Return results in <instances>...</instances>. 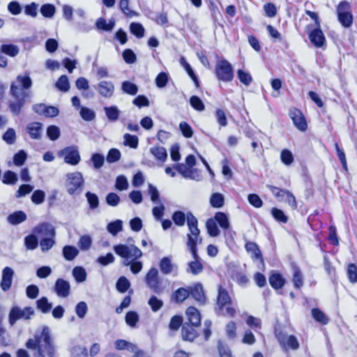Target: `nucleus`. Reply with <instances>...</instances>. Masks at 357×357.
Listing matches in <instances>:
<instances>
[{
    "mask_svg": "<svg viewBox=\"0 0 357 357\" xmlns=\"http://www.w3.org/2000/svg\"><path fill=\"white\" fill-rule=\"evenodd\" d=\"M33 82L29 73L18 75L15 79L11 82L9 94L13 100L8 102V107L10 113L15 116H19L26 100L31 96L30 89Z\"/></svg>",
    "mask_w": 357,
    "mask_h": 357,
    "instance_id": "f257e3e1",
    "label": "nucleus"
},
{
    "mask_svg": "<svg viewBox=\"0 0 357 357\" xmlns=\"http://www.w3.org/2000/svg\"><path fill=\"white\" fill-rule=\"evenodd\" d=\"M29 349L37 350L38 356L54 357L55 347L51 337L50 328L43 326L41 332H36L33 338L29 339L26 342Z\"/></svg>",
    "mask_w": 357,
    "mask_h": 357,
    "instance_id": "f03ea898",
    "label": "nucleus"
},
{
    "mask_svg": "<svg viewBox=\"0 0 357 357\" xmlns=\"http://www.w3.org/2000/svg\"><path fill=\"white\" fill-rule=\"evenodd\" d=\"M116 255L123 258V264L126 266H130L133 274L139 273L143 267L142 261H137L142 256V252L135 245L119 244L114 246Z\"/></svg>",
    "mask_w": 357,
    "mask_h": 357,
    "instance_id": "7ed1b4c3",
    "label": "nucleus"
},
{
    "mask_svg": "<svg viewBox=\"0 0 357 357\" xmlns=\"http://www.w3.org/2000/svg\"><path fill=\"white\" fill-rule=\"evenodd\" d=\"M187 225L190 233L187 234V246L188 247L193 261H201L198 255L197 245L202 243V238L199 237L200 230L198 228V220L197 218L191 213H187Z\"/></svg>",
    "mask_w": 357,
    "mask_h": 357,
    "instance_id": "20e7f679",
    "label": "nucleus"
},
{
    "mask_svg": "<svg viewBox=\"0 0 357 357\" xmlns=\"http://www.w3.org/2000/svg\"><path fill=\"white\" fill-rule=\"evenodd\" d=\"M215 312L218 316L234 317L236 314V309L233 306V302L227 290L222 286L218 287L216 306Z\"/></svg>",
    "mask_w": 357,
    "mask_h": 357,
    "instance_id": "39448f33",
    "label": "nucleus"
},
{
    "mask_svg": "<svg viewBox=\"0 0 357 357\" xmlns=\"http://www.w3.org/2000/svg\"><path fill=\"white\" fill-rule=\"evenodd\" d=\"M232 65L226 59L218 60L214 70L215 77L223 82H230L234 79V72Z\"/></svg>",
    "mask_w": 357,
    "mask_h": 357,
    "instance_id": "423d86ee",
    "label": "nucleus"
},
{
    "mask_svg": "<svg viewBox=\"0 0 357 357\" xmlns=\"http://www.w3.org/2000/svg\"><path fill=\"white\" fill-rule=\"evenodd\" d=\"M34 314L35 311L32 307L22 308L18 305H13L8 314V323L10 326H13L18 320L28 321Z\"/></svg>",
    "mask_w": 357,
    "mask_h": 357,
    "instance_id": "0eeeda50",
    "label": "nucleus"
},
{
    "mask_svg": "<svg viewBox=\"0 0 357 357\" xmlns=\"http://www.w3.org/2000/svg\"><path fill=\"white\" fill-rule=\"evenodd\" d=\"M337 18L340 23L345 28L350 27L353 24V15L351 13L350 3L342 1L337 7Z\"/></svg>",
    "mask_w": 357,
    "mask_h": 357,
    "instance_id": "6e6552de",
    "label": "nucleus"
},
{
    "mask_svg": "<svg viewBox=\"0 0 357 357\" xmlns=\"http://www.w3.org/2000/svg\"><path fill=\"white\" fill-rule=\"evenodd\" d=\"M58 156L63 158L64 162L70 165H77L81 160L78 147L75 145L60 150Z\"/></svg>",
    "mask_w": 357,
    "mask_h": 357,
    "instance_id": "1a4fd4ad",
    "label": "nucleus"
},
{
    "mask_svg": "<svg viewBox=\"0 0 357 357\" xmlns=\"http://www.w3.org/2000/svg\"><path fill=\"white\" fill-rule=\"evenodd\" d=\"M308 24V36L311 43L316 47H323L326 45V38L320 26H314Z\"/></svg>",
    "mask_w": 357,
    "mask_h": 357,
    "instance_id": "9d476101",
    "label": "nucleus"
},
{
    "mask_svg": "<svg viewBox=\"0 0 357 357\" xmlns=\"http://www.w3.org/2000/svg\"><path fill=\"white\" fill-rule=\"evenodd\" d=\"M145 282L148 287L154 293L160 294L162 292L163 289L160 285L158 271L157 268L152 267L149 269L146 275Z\"/></svg>",
    "mask_w": 357,
    "mask_h": 357,
    "instance_id": "9b49d317",
    "label": "nucleus"
},
{
    "mask_svg": "<svg viewBox=\"0 0 357 357\" xmlns=\"http://www.w3.org/2000/svg\"><path fill=\"white\" fill-rule=\"evenodd\" d=\"M159 268L163 275H172L176 277L178 275V266L172 262V257H164L159 261Z\"/></svg>",
    "mask_w": 357,
    "mask_h": 357,
    "instance_id": "f8f14e48",
    "label": "nucleus"
},
{
    "mask_svg": "<svg viewBox=\"0 0 357 357\" xmlns=\"http://www.w3.org/2000/svg\"><path fill=\"white\" fill-rule=\"evenodd\" d=\"M276 337L282 347L285 349L296 350L299 347V342L294 335H288L282 332L276 334Z\"/></svg>",
    "mask_w": 357,
    "mask_h": 357,
    "instance_id": "ddd939ff",
    "label": "nucleus"
},
{
    "mask_svg": "<svg viewBox=\"0 0 357 357\" xmlns=\"http://www.w3.org/2000/svg\"><path fill=\"white\" fill-rule=\"evenodd\" d=\"M289 116L291 117L294 125L301 131H305L307 128V124L305 116L301 110L293 108L289 110Z\"/></svg>",
    "mask_w": 357,
    "mask_h": 357,
    "instance_id": "4468645a",
    "label": "nucleus"
},
{
    "mask_svg": "<svg viewBox=\"0 0 357 357\" xmlns=\"http://www.w3.org/2000/svg\"><path fill=\"white\" fill-rule=\"evenodd\" d=\"M267 187L271 190L273 194L277 197L280 198L283 197H286V200L289 203V204L293 208H296L297 204L295 197L288 190H283L281 188H278L277 187L273 185H267Z\"/></svg>",
    "mask_w": 357,
    "mask_h": 357,
    "instance_id": "2eb2a0df",
    "label": "nucleus"
},
{
    "mask_svg": "<svg viewBox=\"0 0 357 357\" xmlns=\"http://www.w3.org/2000/svg\"><path fill=\"white\" fill-rule=\"evenodd\" d=\"M245 248L246 251L250 255L252 260L256 263L259 262L264 267V258L257 244L255 242L248 241L245 243Z\"/></svg>",
    "mask_w": 357,
    "mask_h": 357,
    "instance_id": "dca6fc26",
    "label": "nucleus"
},
{
    "mask_svg": "<svg viewBox=\"0 0 357 357\" xmlns=\"http://www.w3.org/2000/svg\"><path fill=\"white\" fill-rule=\"evenodd\" d=\"M190 296L200 304L206 302V297L204 291L203 285L200 282L195 283L188 287Z\"/></svg>",
    "mask_w": 357,
    "mask_h": 357,
    "instance_id": "f3484780",
    "label": "nucleus"
},
{
    "mask_svg": "<svg viewBox=\"0 0 357 357\" xmlns=\"http://www.w3.org/2000/svg\"><path fill=\"white\" fill-rule=\"evenodd\" d=\"M14 271L8 266L5 267L2 271L1 288L3 291H8L12 285Z\"/></svg>",
    "mask_w": 357,
    "mask_h": 357,
    "instance_id": "a211bd4d",
    "label": "nucleus"
},
{
    "mask_svg": "<svg viewBox=\"0 0 357 357\" xmlns=\"http://www.w3.org/2000/svg\"><path fill=\"white\" fill-rule=\"evenodd\" d=\"M54 291L59 297H68L70 291V285L69 282L62 278L57 279L54 284Z\"/></svg>",
    "mask_w": 357,
    "mask_h": 357,
    "instance_id": "6ab92c4d",
    "label": "nucleus"
},
{
    "mask_svg": "<svg viewBox=\"0 0 357 357\" xmlns=\"http://www.w3.org/2000/svg\"><path fill=\"white\" fill-rule=\"evenodd\" d=\"M35 234L55 237L56 231L53 225L48 222H43L37 225L33 230Z\"/></svg>",
    "mask_w": 357,
    "mask_h": 357,
    "instance_id": "aec40b11",
    "label": "nucleus"
},
{
    "mask_svg": "<svg viewBox=\"0 0 357 357\" xmlns=\"http://www.w3.org/2000/svg\"><path fill=\"white\" fill-rule=\"evenodd\" d=\"M43 124L40 122H31L27 124L26 131L32 139H40L42 136Z\"/></svg>",
    "mask_w": 357,
    "mask_h": 357,
    "instance_id": "412c9836",
    "label": "nucleus"
},
{
    "mask_svg": "<svg viewBox=\"0 0 357 357\" xmlns=\"http://www.w3.org/2000/svg\"><path fill=\"white\" fill-rule=\"evenodd\" d=\"M84 180H68L66 187L68 192L71 195H79L83 189Z\"/></svg>",
    "mask_w": 357,
    "mask_h": 357,
    "instance_id": "4be33fe9",
    "label": "nucleus"
},
{
    "mask_svg": "<svg viewBox=\"0 0 357 357\" xmlns=\"http://www.w3.org/2000/svg\"><path fill=\"white\" fill-rule=\"evenodd\" d=\"M98 90L101 96L110 98L114 94V86L112 82L101 81L98 84Z\"/></svg>",
    "mask_w": 357,
    "mask_h": 357,
    "instance_id": "5701e85b",
    "label": "nucleus"
},
{
    "mask_svg": "<svg viewBox=\"0 0 357 357\" xmlns=\"http://www.w3.org/2000/svg\"><path fill=\"white\" fill-rule=\"evenodd\" d=\"M195 326L190 325L189 323L185 322L181 329L182 337L184 340L193 341L197 336V331L193 328Z\"/></svg>",
    "mask_w": 357,
    "mask_h": 357,
    "instance_id": "b1692460",
    "label": "nucleus"
},
{
    "mask_svg": "<svg viewBox=\"0 0 357 357\" xmlns=\"http://www.w3.org/2000/svg\"><path fill=\"white\" fill-rule=\"evenodd\" d=\"M186 316L190 325L199 326L201 323V314L195 307L190 306L186 310Z\"/></svg>",
    "mask_w": 357,
    "mask_h": 357,
    "instance_id": "393cba45",
    "label": "nucleus"
},
{
    "mask_svg": "<svg viewBox=\"0 0 357 357\" xmlns=\"http://www.w3.org/2000/svg\"><path fill=\"white\" fill-rule=\"evenodd\" d=\"M190 296L188 288L180 287L171 295V301L176 304H181Z\"/></svg>",
    "mask_w": 357,
    "mask_h": 357,
    "instance_id": "a878e982",
    "label": "nucleus"
},
{
    "mask_svg": "<svg viewBox=\"0 0 357 357\" xmlns=\"http://www.w3.org/2000/svg\"><path fill=\"white\" fill-rule=\"evenodd\" d=\"M115 26V20L114 18L109 19L107 22L106 20L103 17H99L96 22L97 29L102 30L105 31L110 32L112 31Z\"/></svg>",
    "mask_w": 357,
    "mask_h": 357,
    "instance_id": "bb28decb",
    "label": "nucleus"
},
{
    "mask_svg": "<svg viewBox=\"0 0 357 357\" xmlns=\"http://www.w3.org/2000/svg\"><path fill=\"white\" fill-rule=\"evenodd\" d=\"M268 281L270 285L275 290L281 289L285 284L284 278L279 273H272L268 278Z\"/></svg>",
    "mask_w": 357,
    "mask_h": 357,
    "instance_id": "cd10ccee",
    "label": "nucleus"
},
{
    "mask_svg": "<svg viewBox=\"0 0 357 357\" xmlns=\"http://www.w3.org/2000/svg\"><path fill=\"white\" fill-rule=\"evenodd\" d=\"M26 220V215L22 211H15L7 217L8 222L13 225H19Z\"/></svg>",
    "mask_w": 357,
    "mask_h": 357,
    "instance_id": "c85d7f7f",
    "label": "nucleus"
},
{
    "mask_svg": "<svg viewBox=\"0 0 357 357\" xmlns=\"http://www.w3.org/2000/svg\"><path fill=\"white\" fill-rule=\"evenodd\" d=\"M204 270V266L201 261H192L188 263L186 272L194 275L200 274Z\"/></svg>",
    "mask_w": 357,
    "mask_h": 357,
    "instance_id": "c756f323",
    "label": "nucleus"
},
{
    "mask_svg": "<svg viewBox=\"0 0 357 357\" xmlns=\"http://www.w3.org/2000/svg\"><path fill=\"white\" fill-rule=\"evenodd\" d=\"M36 304L37 309L44 314L50 312L52 307V303H50L47 298L45 296H43L38 299Z\"/></svg>",
    "mask_w": 357,
    "mask_h": 357,
    "instance_id": "7c9ffc66",
    "label": "nucleus"
},
{
    "mask_svg": "<svg viewBox=\"0 0 357 357\" xmlns=\"http://www.w3.org/2000/svg\"><path fill=\"white\" fill-rule=\"evenodd\" d=\"M0 51L4 54L11 57H15L20 52L17 45L13 44H3L0 47Z\"/></svg>",
    "mask_w": 357,
    "mask_h": 357,
    "instance_id": "2f4dec72",
    "label": "nucleus"
},
{
    "mask_svg": "<svg viewBox=\"0 0 357 357\" xmlns=\"http://www.w3.org/2000/svg\"><path fill=\"white\" fill-rule=\"evenodd\" d=\"M312 316L314 320L322 325H326L329 322L328 317L319 308L312 310Z\"/></svg>",
    "mask_w": 357,
    "mask_h": 357,
    "instance_id": "473e14b6",
    "label": "nucleus"
},
{
    "mask_svg": "<svg viewBox=\"0 0 357 357\" xmlns=\"http://www.w3.org/2000/svg\"><path fill=\"white\" fill-rule=\"evenodd\" d=\"M114 347L117 350H128L134 352L137 349L136 345L125 340H117L114 342Z\"/></svg>",
    "mask_w": 357,
    "mask_h": 357,
    "instance_id": "72a5a7b5",
    "label": "nucleus"
},
{
    "mask_svg": "<svg viewBox=\"0 0 357 357\" xmlns=\"http://www.w3.org/2000/svg\"><path fill=\"white\" fill-rule=\"evenodd\" d=\"M40 12L44 17L52 18L56 13V7L52 3H45L41 6Z\"/></svg>",
    "mask_w": 357,
    "mask_h": 357,
    "instance_id": "f704fd0d",
    "label": "nucleus"
},
{
    "mask_svg": "<svg viewBox=\"0 0 357 357\" xmlns=\"http://www.w3.org/2000/svg\"><path fill=\"white\" fill-rule=\"evenodd\" d=\"M79 254V250L74 246L66 245L63 248V255L68 261L73 260Z\"/></svg>",
    "mask_w": 357,
    "mask_h": 357,
    "instance_id": "c9c22d12",
    "label": "nucleus"
},
{
    "mask_svg": "<svg viewBox=\"0 0 357 357\" xmlns=\"http://www.w3.org/2000/svg\"><path fill=\"white\" fill-rule=\"evenodd\" d=\"M105 114L109 121H116L120 114V110L116 106L105 107Z\"/></svg>",
    "mask_w": 357,
    "mask_h": 357,
    "instance_id": "e433bc0d",
    "label": "nucleus"
},
{
    "mask_svg": "<svg viewBox=\"0 0 357 357\" xmlns=\"http://www.w3.org/2000/svg\"><path fill=\"white\" fill-rule=\"evenodd\" d=\"M121 90L125 93L135 96L138 92V86L130 81H124L121 84Z\"/></svg>",
    "mask_w": 357,
    "mask_h": 357,
    "instance_id": "4c0bfd02",
    "label": "nucleus"
},
{
    "mask_svg": "<svg viewBox=\"0 0 357 357\" xmlns=\"http://www.w3.org/2000/svg\"><path fill=\"white\" fill-rule=\"evenodd\" d=\"M206 227L209 236L216 237L220 234V229H218L217 222L214 219L209 218L206 222Z\"/></svg>",
    "mask_w": 357,
    "mask_h": 357,
    "instance_id": "58836bf2",
    "label": "nucleus"
},
{
    "mask_svg": "<svg viewBox=\"0 0 357 357\" xmlns=\"http://www.w3.org/2000/svg\"><path fill=\"white\" fill-rule=\"evenodd\" d=\"M214 220H215L223 229H227L229 227V222L225 213L217 212L214 216Z\"/></svg>",
    "mask_w": 357,
    "mask_h": 357,
    "instance_id": "ea45409f",
    "label": "nucleus"
},
{
    "mask_svg": "<svg viewBox=\"0 0 357 357\" xmlns=\"http://www.w3.org/2000/svg\"><path fill=\"white\" fill-rule=\"evenodd\" d=\"M130 31L137 38H142L144 36L145 29L142 24L139 22H132L130 24Z\"/></svg>",
    "mask_w": 357,
    "mask_h": 357,
    "instance_id": "a19ab883",
    "label": "nucleus"
},
{
    "mask_svg": "<svg viewBox=\"0 0 357 357\" xmlns=\"http://www.w3.org/2000/svg\"><path fill=\"white\" fill-rule=\"evenodd\" d=\"M123 145L132 149H136L139 144V139L136 135L126 133L123 135Z\"/></svg>",
    "mask_w": 357,
    "mask_h": 357,
    "instance_id": "79ce46f5",
    "label": "nucleus"
},
{
    "mask_svg": "<svg viewBox=\"0 0 357 357\" xmlns=\"http://www.w3.org/2000/svg\"><path fill=\"white\" fill-rule=\"evenodd\" d=\"M55 86L62 92H67L70 89V83L66 75H61L55 84Z\"/></svg>",
    "mask_w": 357,
    "mask_h": 357,
    "instance_id": "37998d69",
    "label": "nucleus"
},
{
    "mask_svg": "<svg viewBox=\"0 0 357 357\" xmlns=\"http://www.w3.org/2000/svg\"><path fill=\"white\" fill-rule=\"evenodd\" d=\"M151 153L155 156V158L160 160L162 162H164L167 157V151L164 147L162 146H155L151 148L150 150Z\"/></svg>",
    "mask_w": 357,
    "mask_h": 357,
    "instance_id": "c03bdc74",
    "label": "nucleus"
},
{
    "mask_svg": "<svg viewBox=\"0 0 357 357\" xmlns=\"http://www.w3.org/2000/svg\"><path fill=\"white\" fill-rule=\"evenodd\" d=\"M107 229L113 236H116L123 229V222L121 220L111 222L107 225Z\"/></svg>",
    "mask_w": 357,
    "mask_h": 357,
    "instance_id": "a18cd8bd",
    "label": "nucleus"
},
{
    "mask_svg": "<svg viewBox=\"0 0 357 357\" xmlns=\"http://www.w3.org/2000/svg\"><path fill=\"white\" fill-rule=\"evenodd\" d=\"M225 202L224 196L218 192L212 194L210 198V204L213 208H221Z\"/></svg>",
    "mask_w": 357,
    "mask_h": 357,
    "instance_id": "49530a36",
    "label": "nucleus"
},
{
    "mask_svg": "<svg viewBox=\"0 0 357 357\" xmlns=\"http://www.w3.org/2000/svg\"><path fill=\"white\" fill-rule=\"evenodd\" d=\"M73 275L77 282H83L86 279V272L82 266H76L73 269Z\"/></svg>",
    "mask_w": 357,
    "mask_h": 357,
    "instance_id": "de8ad7c7",
    "label": "nucleus"
},
{
    "mask_svg": "<svg viewBox=\"0 0 357 357\" xmlns=\"http://www.w3.org/2000/svg\"><path fill=\"white\" fill-rule=\"evenodd\" d=\"M24 245L27 250H35L38 245V240L35 234H29L24 238Z\"/></svg>",
    "mask_w": 357,
    "mask_h": 357,
    "instance_id": "09e8293b",
    "label": "nucleus"
},
{
    "mask_svg": "<svg viewBox=\"0 0 357 357\" xmlns=\"http://www.w3.org/2000/svg\"><path fill=\"white\" fill-rule=\"evenodd\" d=\"M271 215L276 221L282 223L287 222L289 219L288 216L286 215L281 209L274 207L271 208Z\"/></svg>",
    "mask_w": 357,
    "mask_h": 357,
    "instance_id": "8fccbe9b",
    "label": "nucleus"
},
{
    "mask_svg": "<svg viewBox=\"0 0 357 357\" xmlns=\"http://www.w3.org/2000/svg\"><path fill=\"white\" fill-rule=\"evenodd\" d=\"M172 220L174 224L178 227H182L185 225V220L187 221V215L181 211H175L172 216Z\"/></svg>",
    "mask_w": 357,
    "mask_h": 357,
    "instance_id": "3c124183",
    "label": "nucleus"
},
{
    "mask_svg": "<svg viewBox=\"0 0 357 357\" xmlns=\"http://www.w3.org/2000/svg\"><path fill=\"white\" fill-rule=\"evenodd\" d=\"M126 324L131 328H135L139 321V315L135 311H129L125 317Z\"/></svg>",
    "mask_w": 357,
    "mask_h": 357,
    "instance_id": "603ef678",
    "label": "nucleus"
},
{
    "mask_svg": "<svg viewBox=\"0 0 357 357\" xmlns=\"http://www.w3.org/2000/svg\"><path fill=\"white\" fill-rule=\"evenodd\" d=\"M294 273H293V282L294 285L296 288H300L303 286V275L300 270V268L297 266H294Z\"/></svg>",
    "mask_w": 357,
    "mask_h": 357,
    "instance_id": "864d4df0",
    "label": "nucleus"
},
{
    "mask_svg": "<svg viewBox=\"0 0 357 357\" xmlns=\"http://www.w3.org/2000/svg\"><path fill=\"white\" fill-rule=\"evenodd\" d=\"M175 169L182 176L192 178V171L186 164L178 163L176 165Z\"/></svg>",
    "mask_w": 357,
    "mask_h": 357,
    "instance_id": "5fc2aeb1",
    "label": "nucleus"
},
{
    "mask_svg": "<svg viewBox=\"0 0 357 357\" xmlns=\"http://www.w3.org/2000/svg\"><path fill=\"white\" fill-rule=\"evenodd\" d=\"M130 286L129 280L124 276L120 277L116 283V288L121 293L127 291Z\"/></svg>",
    "mask_w": 357,
    "mask_h": 357,
    "instance_id": "6e6d98bb",
    "label": "nucleus"
},
{
    "mask_svg": "<svg viewBox=\"0 0 357 357\" xmlns=\"http://www.w3.org/2000/svg\"><path fill=\"white\" fill-rule=\"evenodd\" d=\"M121 153L120 151L117 149L112 148L109 150L107 156L106 160L109 163H114L119 161L121 158Z\"/></svg>",
    "mask_w": 357,
    "mask_h": 357,
    "instance_id": "4d7b16f0",
    "label": "nucleus"
},
{
    "mask_svg": "<svg viewBox=\"0 0 357 357\" xmlns=\"http://www.w3.org/2000/svg\"><path fill=\"white\" fill-rule=\"evenodd\" d=\"M237 77L240 82L245 86H249L252 82V77L248 72H245L242 69L237 70Z\"/></svg>",
    "mask_w": 357,
    "mask_h": 357,
    "instance_id": "13d9d810",
    "label": "nucleus"
},
{
    "mask_svg": "<svg viewBox=\"0 0 357 357\" xmlns=\"http://www.w3.org/2000/svg\"><path fill=\"white\" fill-rule=\"evenodd\" d=\"M61 132L58 126L51 125L47 128V136L52 141L58 139L60 137Z\"/></svg>",
    "mask_w": 357,
    "mask_h": 357,
    "instance_id": "bf43d9fd",
    "label": "nucleus"
},
{
    "mask_svg": "<svg viewBox=\"0 0 357 357\" xmlns=\"http://www.w3.org/2000/svg\"><path fill=\"white\" fill-rule=\"evenodd\" d=\"M79 114L81 117L86 121H93L96 118V113L93 110L86 107H81Z\"/></svg>",
    "mask_w": 357,
    "mask_h": 357,
    "instance_id": "052dcab7",
    "label": "nucleus"
},
{
    "mask_svg": "<svg viewBox=\"0 0 357 357\" xmlns=\"http://www.w3.org/2000/svg\"><path fill=\"white\" fill-rule=\"evenodd\" d=\"M3 140L8 144H15L16 141V133L13 128H8L2 136Z\"/></svg>",
    "mask_w": 357,
    "mask_h": 357,
    "instance_id": "680f3d73",
    "label": "nucleus"
},
{
    "mask_svg": "<svg viewBox=\"0 0 357 357\" xmlns=\"http://www.w3.org/2000/svg\"><path fill=\"white\" fill-rule=\"evenodd\" d=\"M85 196L89 204L90 209L94 210L98 207L99 199L98 197L95 193L87 192Z\"/></svg>",
    "mask_w": 357,
    "mask_h": 357,
    "instance_id": "e2e57ef3",
    "label": "nucleus"
},
{
    "mask_svg": "<svg viewBox=\"0 0 357 357\" xmlns=\"http://www.w3.org/2000/svg\"><path fill=\"white\" fill-rule=\"evenodd\" d=\"M91 161L92 162L93 167L98 169L103 166L105 157L101 153H95L92 154Z\"/></svg>",
    "mask_w": 357,
    "mask_h": 357,
    "instance_id": "0e129e2a",
    "label": "nucleus"
},
{
    "mask_svg": "<svg viewBox=\"0 0 357 357\" xmlns=\"http://www.w3.org/2000/svg\"><path fill=\"white\" fill-rule=\"evenodd\" d=\"M55 244L54 237H46L40 240V245L43 252L50 250Z\"/></svg>",
    "mask_w": 357,
    "mask_h": 357,
    "instance_id": "69168bd1",
    "label": "nucleus"
},
{
    "mask_svg": "<svg viewBox=\"0 0 357 357\" xmlns=\"http://www.w3.org/2000/svg\"><path fill=\"white\" fill-rule=\"evenodd\" d=\"M190 105L195 110L202 112L205 109L203 101L197 96H192L190 98Z\"/></svg>",
    "mask_w": 357,
    "mask_h": 357,
    "instance_id": "338daca9",
    "label": "nucleus"
},
{
    "mask_svg": "<svg viewBox=\"0 0 357 357\" xmlns=\"http://www.w3.org/2000/svg\"><path fill=\"white\" fill-rule=\"evenodd\" d=\"M169 81V75L167 73L161 72L155 77V85L158 88H164Z\"/></svg>",
    "mask_w": 357,
    "mask_h": 357,
    "instance_id": "774afa93",
    "label": "nucleus"
}]
</instances>
